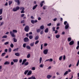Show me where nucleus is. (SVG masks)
Segmentation results:
<instances>
[{"mask_svg": "<svg viewBox=\"0 0 79 79\" xmlns=\"http://www.w3.org/2000/svg\"><path fill=\"white\" fill-rule=\"evenodd\" d=\"M67 23V21H65L64 23V24L65 25H66V24Z\"/></svg>", "mask_w": 79, "mask_h": 79, "instance_id": "obj_64", "label": "nucleus"}, {"mask_svg": "<svg viewBox=\"0 0 79 79\" xmlns=\"http://www.w3.org/2000/svg\"><path fill=\"white\" fill-rule=\"evenodd\" d=\"M44 34V31L42 30L40 32V34L41 35H42V34Z\"/></svg>", "mask_w": 79, "mask_h": 79, "instance_id": "obj_40", "label": "nucleus"}, {"mask_svg": "<svg viewBox=\"0 0 79 79\" xmlns=\"http://www.w3.org/2000/svg\"><path fill=\"white\" fill-rule=\"evenodd\" d=\"M27 61V60L26 59H24L23 61V62L22 63V65H23V64H24V63H26V62Z\"/></svg>", "mask_w": 79, "mask_h": 79, "instance_id": "obj_7", "label": "nucleus"}, {"mask_svg": "<svg viewBox=\"0 0 79 79\" xmlns=\"http://www.w3.org/2000/svg\"><path fill=\"white\" fill-rule=\"evenodd\" d=\"M20 10H25V8L23 7H21L20 8Z\"/></svg>", "mask_w": 79, "mask_h": 79, "instance_id": "obj_17", "label": "nucleus"}, {"mask_svg": "<svg viewBox=\"0 0 79 79\" xmlns=\"http://www.w3.org/2000/svg\"><path fill=\"white\" fill-rule=\"evenodd\" d=\"M26 46V44H24L23 45V47L24 48H25Z\"/></svg>", "mask_w": 79, "mask_h": 79, "instance_id": "obj_43", "label": "nucleus"}, {"mask_svg": "<svg viewBox=\"0 0 79 79\" xmlns=\"http://www.w3.org/2000/svg\"><path fill=\"white\" fill-rule=\"evenodd\" d=\"M24 14H22L21 15V18H23V17H24Z\"/></svg>", "mask_w": 79, "mask_h": 79, "instance_id": "obj_49", "label": "nucleus"}, {"mask_svg": "<svg viewBox=\"0 0 79 79\" xmlns=\"http://www.w3.org/2000/svg\"><path fill=\"white\" fill-rule=\"evenodd\" d=\"M43 48V44H42L41 45V50H42Z\"/></svg>", "mask_w": 79, "mask_h": 79, "instance_id": "obj_51", "label": "nucleus"}, {"mask_svg": "<svg viewBox=\"0 0 79 79\" xmlns=\"http://www.w3.org/2000/svg\"><path fill=\"white\" fill-rule=\"evenodd\" d=\"M44 32L46 33L47 32H48V28H46L44 31Z\"/></svg>", "mask_w": 79, "mask_h": 79, "instance_id": "obj_19", "label": "nucleus"}, {"mask_svg": "<svg viewBox=\"0 0 79 79\" xmlns=\"http://www.w3.org/2000/svg\"><path fill=\"white\" fill-rule=\"evenodd\" d=\"M60 37V35H56V37L57 39H58V38H59Z\"/></svg>", "mask_w": 79, "mask_h": 79, "instance_id": "obj_25", "label": "nucleus"}, {"mask_svg": "<svg viewBox=\"0 0 79 79\" xmlns=\"http://www.w3.org/2000/svg\"><path fill=\"white\" fill-rule=\"evenodd\" d=\"M18 50V48H17V49H14L13 50V51H14V52H16V51H17V50Z\"/></svg>", "mask_w": 79, "mask_h": 79, "instance_id": "obj_52", "label": "nucleus"}, {"mask_svg": "<svg viewBox=\"0 0 79 79\" xmlns=\"http://www.w3.org/2000/svg\"><path fill=\"white\" fill-rule=\"evenodd\" d=\"M6 54V53L5 52H3L2 53V54L1 55V56H4L5 55V54Z\"/></svg>", "mask_w": 79, "mask_h": 79, "instance_id": "obj_22", "label": "nucleus"}, {"mask_svg": "<svg viewBox=\"0 0 79 79\" xmlns=\"http://www.w3.org/2000/svg\"><path fill=\"white\" fill-rule=\"evenodd\" d=\"M26 48L28 50H31V47L29 45H27L26 46Z\"/></svg>", "mask_w": 79, "mask_h": 79, "instance_id": "obj_16", "label": "nucleus"}, {"mask_svg": "<svg viewBox=\"0 0 79 79\" xmlns=\"http://www.w3.org/2000/svg\"><path fill=\"white\" fill-rule=\"evenodd\" d=\"M40 29L43 30V29H44V26L43 25L41 26H40Z\"/></svg>", "mask_w": 79, "mask_h": 79, "instance_id": "obj_18", "label": "nucleus"}, {"mask_svg": "<svg viewBox=\"0 0 79 79\" xmlns=\"http://www.w3.org/2000/svg\"><path fill=\"white\" fill-rule=\"evenodd\" d=\"M12 1H10L9 2V5H10L11 3H12Z\"/></svg>", "mask_w": 79, "mask_h": 79, "instance_id": "obj_44", "label": "nucleus"}, {"mask_svg": "<svg viewBox=\"0 0 79 79\" xmlns=\"http://www.w3.org/2000/svg\"><path fill=\"white\" fill-rule=\"evenodd\" d=\"M44 64H41L40 66V68H43L44 67Z\"/></svg>", "mask_w": 79, "mask_h": 79, "instance_id": "obj_39", "label": "nucleus"}, {"mask_svg": "<svg viewBox=\"0 0 79 79\" xmlns=\"http://www.w3.org/2000/svg\"><path fill=\"white\" fill-rule=\"evenodd\" d=\"M11 52V48H9L8 49V52L10 53Z\"/></svg>", "mask_w": 79, "mask_h": 79, "instance_id": "obj_32", "label": "nucleus"}, {"mask_svg": "<svg viewBox=\"0 0 79 79\" xmlns=\"http://www.w3.org/2000/svg\"><path fill=\"white\" fill-rule=\"evenodd\" d=\"M4 64H5V65L6 64H7V65L10 64V62L9 61H6L4 63Z\"/></svg>", "mask_w": 79, "mask_h": 79, "instance_id": "obj_10", "label": "nucleus"}, {"mask_svg": "<svg viewBox=\"0 0 79 79\" xmlns=\"http://www.w3.org/2000/svg\"><path fill=\"white\" fill-rule=\"evenodd\" d=\"M13 61L14 63H17L18 60V59H13Z\"/></svg>", "mask_w": 79, "mask_h": 79, "instance_id": "obj_15", "label": "nucleus"}, {"mask_svg": "<svg viewBox=\"0 0 79 79\" xmlns=\"http://www.w3.org/2000/svg\"><path fill=\"white\" fill-rule=\"evenodd\" d=\"M39 41L37 40V41H36V42H35V45H36V44H38V43H39Z\"/></svg>", "mask_w": 79, "mask_h": 79, "instance_id": "obj_41", "label": "nucleus"}, {"mask_svg": "<svg viewBox=\"0 0 79 79\" xmlns=\"http://www.w3.org/2000/svg\"><path fill=\"white\" fill-rule=\"evenodd\" d=\"M16 2L18 4H19L20 3V2H19V0H18Z\"/></svg>", "mask_w": 79, "mask_h": 79, "instance_id": "obj_58", "label": "nucleus"}, {"mask_svg": "<svg viewBox=\"0 0 79 79\" xmlns=\"http://www.w3.org/2000/svg\"><path fill=\"white\" fill-rule=\"evenodd\" d=\"M73 44H74V41H71L69 43L70 45H72Z\"/></svg>", "mask_w": 79, "mask_h": 79, "instance_id": "obj_9", "label": "nucleus"}, {"mask_svg": "<svg viewBox=\"0 0 79 79\" xmlns=\"http://www.w3.org/2000/svg\"><path fill=\"white\" fill-rule=\"evenodd\" d=\"M45 1H42L40 3V6H41V7H42V6H43V4L44 3Z\"/></svg>", "mask_w": 79, "mask_h": 79, "instance_id": "obj_14", "label": "nucleus"}, {"mask_svg": "<svg viewBox=\"0 0 79 79\" xmlns=\"http://www.w3.org/2000/svg\"><path fill=\"white\" fill-rule=\"evenodd\" d=\"M68 42H70V41H71V38H69L68 39Z\"/></svg>", "mask_w": 79, "mask_h": 79, "instance_id": "obj_34", "label": "nucleus"}, {"mask_svg": "<svg viewBox=\"0 0 79 79\" xmlns=\"http://www.w3.org/2000/svg\"><path fill=\"white\" fill-rule=\"evenodd\" d=\"M38 5H36L35 6H34L32 8V10H35V9L36 8V7H37V6Z\"/></svg>", "mask_w": 79, "mask_h": 79, "instance_id": "obj_13", "label": "nucleus"}, {"mask_svg": "<svg viewBox=\"0 0 79 79\" xmlns=\"http://www.w3.org/2000/svg\"><path fill=\"white\" fill-rule=\"evenodd\" d=\"M39 37L38 35L36 36L35 38V40H38L39 39Z\"/></svg>", "mask_w": 79, "mask_h": 79, "instance_id": "obj_26", "label": "nucleus"}, {"mask_svg": "<svg viewBox=\"0 0 79 79\" xmlns=\"http://www.w3.org/2000/svg\"><path fill=\"white\" fill-rule=\"evenodd\" d=\"M65 34V32L64 31H63L62 32V33L61 34L62 35H64V34Z\"/></svg>", "mask_w": 79, "mask_h": 79, "instance_id": "obj_60", "label": "nucleus"}, {"mask_svg": "<svg viewBox=\"0 0 79 79\" xmlns=\"http://www.w3.org/2000/svg\"><path fill=\"white\" fill-rule=\"evenodd\" d=\"M29 72V70H26V71L24 73V74H25V75H26V74H27V73H28V72Z\"/></svg>", "mask_w": 79, "mask_h": 79, "instance_id": "obj_29", "label": "nucleus"}, {"mask_svg": "<svg viewBox=\"0 0 79 79\" xmlns=\"http://www.w3.org/2000/svg\"><path fill=\"white\" fill-rule=\"evenodd\" d=\"M62 58H63V56H60L59 58V60L60 61H61V59H62Z\"/></svg>", "mask_w": 79, "mask_h": 79, "instance_id": "obj_48", "label": "nucleus"}, {"mask_svg": "<svg viewBox=\"0 0 79 79\" xmlns=\"http://www.w3.org/2000/svg\"><path fill=\"white\" fill-rule=\"evenodd\" d=\"M19 7L17 6L16 8H14L13 9V11H16L17 10H19Z\"/></svg>", "mask_w": 79, "mask_h": 79, "instance_id": "obj_2", "label": "nucleus"}, {"mask_svg": "<svg viewBox=\"0 0 79 79\" xmlns=\"http://www.w3.org/2000/svg\"><path fill=\"white\" fill-rule=\"evenodd\" d=\"M42 57H40V64L41 63V62H42Z\"/></svg>", "mask_w": 79, "mask_h": 79, "instance_id": "obj_23", "label": "nucleus"}, {"mask_svg": "<svg viewBox=\"0 0 79 79\" xmlns=\"http://www.w3.org/2000/svg\"><path fill=\"white\" fill-rule=\"evenodd\" d=\"M12 31H10V34L12 37H16V35H15L14 33H17L18 31L16 30H13Z\"/></svg>", "mask_w": 79, "mask_h": 79, "instance_id": "obj_1", "label": "nucleus"}, {"mask_svg": "<svg viewBox=\"0 0 79 79\" xmlns=\"http://www.w3.org/2000/svg\"><path fill=\"white\" fill-rule=\"evenodd\" d=\"M15 55H16V56H19V53H15Z\"/></svg>", "mask_w": 79, "mask_h": 79, "instance_id": "obj_27", "label": "nucleus"}, {"mask_svg": "<svg viewBox=\"0 0 79 79\" xmlns=\"http://www.w3.org/2000/svg\"><path fill=\"white\" fill-rule=\"evenodd\" d=\"M34 45V43L33 42V43H31L30 44V47H33Z\"/></svg>", "mask_w": 79, "mask_h": 79, "instance_id": "obj_21", "label": "nucleus"}, {"mask_svg": "<svg viewBox=\"0 0 79 79\" xmlns=\"http://www.w3.org/2000/svg\"><path fill=\"white\" fill-rule=\"evenodd\" d=\"M47 45H48V44L47 43L44 44V47H46V46H47Z\"/></svg>", "mask_w": 79, "mask_h": 79, "instance_id": "obj_63", "label": "nucleus"}, {"mask_svg": "<svg viewBox=\"0 0 79 79\" xmlns=\"http://www.w3.org/2000/svg\"><path fill=\"white\" fill-rule=\"evenodd\" d=\"M24 40L25 42H27L29 41V40L28 39V38L26 37L24 39Z\"/></svg>", "mask_w": 79, "mask_h": 79, "instance_id": "obj_5", "label": "nucleus"}, {"mask_svg": "<svg viewBox=\"0 0 79 79\" xmlns=\"http://www.w3.org/2000/svg\"><path fill=\"white\" fill-rule=\"evenodd\" d=\"M52 75H48L47 76V77L48 79H50V78L52 77Z\"/></svg>", "mask_w": 79, "mask_h": 79, "instance_id": "obj_11", "label": "nucleus"}, {"mask_svg": "<svg viewBox=\"0 0 79 79\" xmlns=\"http://www.w3.org/2000/svg\"><path fill=\"white\" fill-rule=\"evenodd\" d=\"M63 59L64 60L66 59V56L65 55H64Z\"/></svg>", "mask_w": 79, "mask_h": 79, "instance_id": "obj_56", "label": "nucleus"}, {"mask_svg": "<svg viewBox=\"0 0 79 79\" xmlns=\"http://www.w3.org/2000/svg\"><path fill=\"white\" fill-rule=\"evenodd\" d=\"M22 61H23V60L22 59H20L19 61V62L20 63H22Z\"/></svg>", "mask_w": 79, "mask_h": 79, "instance_id": "obj_62", "label": "nucleus"}, {"mask_svg": "<svg viewBox=\"0 0 79 79\" xmlns=\"http://www.w3.org/2000/svg\"><path fill=\"white\" fill-rule=\"evenodd\" d=\"M11 65H13V64H14V62L13 61L11 62Z\"/></svg>", "mask_w": 79, "mask_h": 79, "instance_id": "obj_59", "label": "nucleus"}, {"mask_svg": "<svg viewBox=\"0 0 79 79\" xmlns=\"http://www.w3.org/2000/svg\"><path fill=\"white\" fill-rule=\"evenodd\" d=\"M29 38L30 39H33V36L30 35L29 36Z\"/></svg>", "mask_w": 79, "mask_h": 79, "instance_id": "obj_30", "label": "nucleus"}, {"mask_svg": "<svg viewBox=\"0 0 79 79\" xmlns=\"http://www.w3.org/2000/svg\"><path fill=\"white\" fill-rule=\"evenodd\" d=\"M30 56H31V55L30 54H28L27 56V58H29Z\"/></svg>", "mask_w": 79, "mask_h": 79, "instance_id": "obj_31", "label": "nucleus"}, {"mask_svg": "<svg viewBox=\"0 0 79 79\" xmlns=\"http://www.w3.org/2000/svg\"><path fill=\"white\" fill-rule=\"evenodd\" d=\"M2 12H3V9H0V15L2 14Z\"/></svg>", "mask_w": 79, "mask_h": 79, "instance_id": "obj_24", "label": "nucleus"}, {"mask_svg": "<svg viewBox=\"0 0 79 79\" xmlns=\"http://www.w3.org/2000/svg\"><path fill=\"white\" fill-rule=\"evenodd\" d=\"M24 13V10H22V11H21V13Z\"/></svg>", "mask_w": 79, "mask_h": 79, "instance_id": "obj_50", "label": "nucleus"}, {"mask_svg": "<svg viewBox=\"0 0 79 79\" xmlns=\"http://www.w3.org/2000/svg\"><path fill=\"white\" fill-rule=\"evenodd\" d=\"M53 61V59L50 58L49 59V62H52Z\"/></svg>", "mask_w": 79, "mask_h": 79, "instance_id": "obj_45", "label": "nucleus"}, {"mask_svg": "<svg viewBox=\"0 0 79 79\" xmlns=\"http://www.w3.org/2000/svg\"><path fill=\"white\" fill-rule=\"evenodd\" d=\"M32 74V71L30 70L27 74V76H29Z\"/></svg>", "mask_w": 79, "mask_h": 79, "instance_id": "obj_6", "label": "nucleus"}, {"mask_svg": "<svg viewBox=\"0 0 79 79\" xmlns=\"http://www.w3.org/2000/svg\"><path fill=\"white\" fill-rule=\"evenodd\" d=\"M29 26H27L24 28L25 31L26 32H28L29 31Z\"/></svg>", "mask_w": 79, "mask_h": 79, "instance_id": "obj_3", "label": "nucleus"}, {"mask_svg": "<svg viewBox=\"0 0 79 79\" xmlns=\"http://www.w3.org/2000/svg\"><path fill=\"white\" fill-rule=\"evenodd\" d=\"M68 74V71H66L64 74V76H66V75H67Z\"/></svg>", "mask_w": 79, "mask_h": 79, "instance_id": "obj_20", "label": "nucleus"}, {"mask_svg": "<svg viewBox=\"0 0 79 79\" xmlns=\"http://www.w3.org/2000/svg\"><path fill=\"white\" fill-rule=\"evenodd\" d=\"M47 26H52V23H50L49 24H47Z\"/></svg>", "mask_w": 79, "mask_h": 79, "instance_id": "obj_38", "label": "nucleus"}, {"mask_svg": "<svg viewBox=\"0 0 79 79\" xmlns=\"http://www.w3.org/2000/svg\"><path fill=\"white\" fill-rule=\"evenodd\" d=\"M69 27V24H68V23H67V25L65 26V29H68V27Z\"/></svg>", "mask_w": 79, "mask_h": 79, "instance_id": "obj_8", "label": "nucleus"}, {"mask_svg": "<svg viewBox=\"0 0 79 79\" xmlns=\"http://www.w3.org/2000/svg\"><path fill=\"white\" fill-rule=\"evenodd\" d=\"M13 40H14V42H17V39H16V38H14Z\"/></svg>", "mask_w": 79, "mask_h": 79, "instance_id": "obj_28", "label": "nucleus"}, {"mask_svg": "<svg viewBox=\"0 0 79 79\" xmlns=\"http://www.w3.org/2000/svg\"><path fill=\"white\" fill-rule=\"evenodd\" d=\"M8 37V36L7 35H4L2 37V38L3 39V38H6Z\"/></svg>", "mask_w": 79, "mask_h": 79, "instance_id": "obj_33", "label": "nucleus"}, {"mask_svg": "<svg viewBox=\"0 0 79 79\" xmlns=\"http://www.w3.org/2000/svg\"><path fill=\"white\" fill-rule=\"evenodd\" d=\"M28 64H29V62H27L24 64V65H25V66H27Z\"/></svg>", "mask_w": 79, "mask_h": 79, "instance_id": "obj_37", "label": "nucleus"}, {"mask_svg": "<svg viewBox=\"0 0 79 79\" xmlns=\"http://www.w3.org/2000/svg\"><path fill=\"white\" fill-rule=\"evenodd\" d=\"M2 16L1 15V16H0V21L2 20Z\"/></svg>", "mask_w": 79, "mask_h": 79, "instance_id": "obj_57", "label": "nucleus"}, {"mask_svg": "<svg viewBox=\"0 0 79 79\" xmlns=\"http://www.w3.org/2000/svg\"><path fill=\"white\" fill-rule=\"evenodd\" d=\"M10 47H11V48H13V47H14V45H13V44H11L10 45Z\"/></svg>", "mask_w": 79, "mask_h": 79, "instance_id": "obj_36", "label": "nucleus"}, {"mask_svg": "<svg viewBox=\"0 0 79 79\" xmlns=\"http://www.w3.org/2000/svg\"><path fill=\"white\" fill-rule=\"evenodd\" d=\"M40 31H41V29L40 28L36 30V32L37 33H39Z\"/></svg>", "mask_w": 79, "mask_h": 79, "instance_id": "obj_12", "label": "nucleus"}, {"mask_svg": "<svg viewBox=\"0 0 79 79\" xmlns=\"http://www.w3.org/2000/svg\"><path fill=\"white\" fill-rule=\"evenodd\" d=\"M31 70H32L33 71H34L35 70V67H32Z\"/></svg>", "mask_w": 79, "mask_h": 79, "instance_id": "obj_42", "label": "nucleus"}, {"mask_svg": "<svg viewBox=\"0 0 79 79\" xmlns=\"http://www.w3.org/2000/svg\"><path fill=\"white\" fill-rule=\"evenodd\" d=\"M51 68H52V67H51V66H50L47 68V69H50Z\"/></svg>", "mask_w": 79, "mask_h": 79, "instance_id": "obj_61", "label": "nucleus"}, {"mask_svg": "<svg viewBox=\"0 0 79 79\" xmlns=\"http://www.w3.org/2000/svg\"><path fill=\"white\" fill-rule=\"evenodd\" d=\"M31 23H32V24H34V20H32L31 21Z\"/></svg>", "mask_w": 79, "mask_h": 79, "instance_id": "obj_53", "label": "nucleus"}, {"mask_svg": "<svg viewBox=\"0 0 79 79\" xmlns=\"http://www.w3.org/2000/svg\"><path fill=\"white\" fill-rule=\"evenodd\" d=\"M8 44H9V42H6V43H4V45H8Z\"/></svg>", "mask_w": 79, "mask_h": 79, "instance_id": "obj_47", "label": "nucleus"}, {"mask_svg": "<svg viewBox=\"0 0 79 79\" xmlns=\"http://www.w3.org/2000/svg\"><path fill=\"white\" fill-rule=\"evenodd\" d=\"M48 49H45L43 51V53L44 55H47L48 53Z\"/></svg>", "mask_w": 79, "mask_h": 79, "instance_id": "obj_4", "label": "nucleus"}, {"mask_svg": "<svg viewBox=\"0 0 79 79\" xmlns=\"http://www.w3.org/2000/svg\"><path fill=\"white\" fill-rule=\"evenodd\" d=\"M31 79H36L35 77L32 76L31 77Z\"/></svg>", "mask_w": 79, "mask_h": 79, "instance_id": "obj_35", "label": "nucleus"}, {"mask_svg": "<svg viewBox=\"0 0 79 79\" xmlns=\"http://www.w3.org/2000/svg\"><path fill=\"white\" fill-rule=\"evenodd\" d=\"M21 23H24V20H23L21 21Z\"/></svg>", "mask_w": 79, "mask_h": 79, "instance_id": "obj_55", "label": "nucleus"}, {"mask_svg": "<svg viewBox=\"0 0 79 79\" xmlns=\"http://www.w3.org/2000/svg\"><path fill=\"white\" fill-rule=\"evenodd\" d=\"M57 20V18H54L53 20V21H56Z\"/></svg>", "mask_w": 79, "mask_h": 79, "instance_id": "obj_54", "label": "nucleus"}, {"mask_svg": "<svg viewBox=\"0 0 79 79\" xmlns=\"http://www.w3.org/2000/svg\"><path fill=\"white\" fill-rule=\"evenodd\" d=\"M79 60H78L77 62V64L76 66H78L79 65Z\"/></svg>", "mask_w": 79, "mask_h": 79, "instance_id": "obj_46", "label": "nucleus"}]
</instances>
